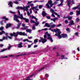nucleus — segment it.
Segmentation results:
<instances>
[{"instance_id":"54","label":"nucleus","mask_w":80,"mask_h":80,"mask_svg":"<svg viewBox=\"0 0 80 80\" xmlns=\"http://www.w3.org/2000/svg\"><path fill=\"white\" fill-rule=\"evenodd\" d=\"M16 34L18 35V34H19V35H20V32H18L16 33Z\"/></svg>"},{"instance_id":"62","label":"nucleus","mask_w":80,"mask_h":80,"mask_svg":"<svg viewBox=\"0 0 80 80\" xmlns=\"http://www.w3.org/2000/svg\"><path fill=\"white\" fill-rule=\"evenodd\" d=\"M33 5H34L32 3L30 5V6L31 7H33Z\"/></svg>"},{"instance_id":"12","label":"nucleus","mask_w":80,"mask_h":80,"mask_svg":"<svg viewBox=\"0 0 80 80\" xmlns=\"http://www.w3.org/2000/svg\"><path fill=\"white\" fill-rule=\"evenodd\" d=\"M62 37V38H66L67 37V35L66 34H62L61 38Z\"/></svg>"},{"instance_id":"59","label":"nucleus","mask_w":80,"mask_h":80,"mask_svg":"<svg viewBox=\"0 0 80 80\" xmlns=\"http://www.w3.org/2000/svg\"><path fill=\"white\" fill-rule=\"evenodd\" d=\"M36 23H39V22H38V21H37V18H36Z\"/></svg>"},{"instance_id":"18","label":"nucleus","mask_w":80,"mask_h":80,"mask_svg":"<svg viewBox=\"0 0 80 80\" xmlns=\"http://www.w3.org/2000/svg\"><path fill=\"white\" fill-rule=\"evenodd\" d=\"M61 59H62V60H63V59H68V58L64 57V56L62 55L61 56Z\"/></svg>"},{"instance_id":"21","label":"nucleus","mask_w":80,"mask_h":80,"mask_svg":"<svg viewBox=\"0 0 80 80\" xmlns=\"http://www.w3.org/2000/svg\"><path fill=\"white\" fill-rule=\"evenodd\" d=\"M2 19H5L6 21H7V20H9L8 19L6 18V17L5 16L3 17L2 18Z\"/></svg>"},{"instance_id":"37","label":"nucleus","mask_w":80,"mask_h":80,"mask_svg":"<svg viewBox=\"0 0 80 80\" xmlns=\"http://www.w3.org/2000/svg\"><path fill=\"white\" fill-rule=\"evenodd\" d=\"M45 77L46 78H48L49 77V75L47 74H46L45 75Z\"/></svg>"},{"instance_id":"39","label":"nucleus","mask_w":80,"mask_h":80,"mask_svg":"<svg viewBox=\"0 0 80 80\" xmlns=\"http://www.w3.org/2000/svg\"><path fill=\"white\" fill-rule=\"evenodd\" d=\"M60 26H62V24H58L57 26V27H60Z\"/></svg>"},{"instance_id":"43","label":"nucleus","mask_w":80,"mask_h":80,"mask_svg":"<svg viewBox=\"0 0 80 80\" xmlns=\"http://www.w3.org/2000/svg\"><path fill=\"white\" fill-rule=\"evenodd\" d=\"M3 27H1L0 28V30H1L2 31H3Z\"/></svg>"},{"instance_id":"29","label":"nucleus","mask_w":80,"mask_h":80,"mask_svg":"<svg viewBox=\"0 0 80 80\" xmlns=\"http://www.w3.org/2000/svg\"><path fill=\"white\" fill-rule=\"evenodd\" d=\"M79 6H78L77 7H75L72 8L73 10H76V9H77V8H78V7Z\"/></svg>"},{"instance_id":"61","label":"nucleus","mask_w":80,"mask_h":80,"mask_svg":"<svg viewBox=\"0 0 80 80\" xmlns=\"http://www.w3.org/2000/svg\"><path fill=\"white\" fill-rule=\"evenodd\" d=\"M60 1L61 3H63V2H64V0H60Z\"/></svg>"},{"instance_id":"11","label":"nucleus","mask_w":80,"mask_h":80,"mask_svg":"<svg viewBox=\"0 0 80 80\" xmlns=\"http://www.w3.org/2000/svg\"><path fill=\"white\" fill-rule=\"evenodd\" d=\"M75 25V23H74V21L73 20H71L70 21V23L69 24V26H71V25Z\"/></svg>"},{"instance_id":"56","label":"nucleus","mask_w":80,"mask_h":80,"mask_svg":"<svg viewBox=\"0 0 80 80\" xmlns=\"http://www.w3.org/2000/svg\"><path fill=\"white\" fill-rule=\"evenodd\" d=\"M30 13L31 14L32 13V9H30L29 10Z\"/></svg>"},{"instance_id":"20","label":"nucleus","mask_w":80,"mask_h":80,"mask_svg":"<svg viewBox=\"0 0 80 80\" xmlns=\"http://www.w3.org/2000/svg\"><path fill=\"white\" fill-rule=\"evenodd\" d=\"M32 30L30 29H28L26 30L27 32H28L29 33H32Z\"/></svg>"},{"instance_id":"10","label":"nucleus","mask_w":80,"mask_h":80,"mask_svg":"<svg viewBox=\"0 0 80 80\" xmlns=\"http://www.w3.org/2000/svg\"><path fill=\"white\" fill-rule=\"evenodd\" d=\"M2 34H5V35H8V33H5V32L4 31H2L1 32H0V35H2Z\"/></svg>"},{"instance_id":"60","label":"nucleus","mask_w":80,"mask_h":80,"mask_svg":"<svg viewBox=\"0 0 80 80\" xmlns=\"http://www.w3.org/2000/svg\"><path fill=\"white\" fill-rule=\"evenodd\" d=\"M18 13L19 15H20V11H18Z\"/></svg>"},{"instance_id":"57","label":"nucleus","mask_w":80,"mask_h":80,"mask_svg":"<svg viewBox=\"0 0 80 80\" xmlns=\"http://www.w3.org/2000/svg\"><path fill=\"white\" fill-rule=\"evenodd\" d=\"M16 8V9H20V7H18Z\"/></svg>"},{"instance_id":"51","label":"nucleus","mask_w":80,"mask_h":80,"mask_svg":"<svg viewBox=\"0 0 80 80\" xmlns=\"http://www.w3.org/2000/svg\"><path fill=\"white\" fill-rule=\"evenodd\" d=\"M15 33L14 34V35H15V36H14V37H17V36H18V34H16V33L15 32H13V33Z\"/></svg>"},{"instance_id":"9","label":"nucleus","mask_w":80,"mask_h":80,"mask_svg":"<svg viewBox=\"0 0 80 80\" xmlns=\"http://www.w3.org/2000/svg\"><path fill=\"white\" fill-rule=\"evenodd\" d=\"M31 22L32 23H34L36 26H38L39 25V22L36 23L33 20H31Z\"/></svg>"},{"instance_id":"3","label":"nucleus","mask_w":80,"mask_h":80,"mask_svg":"<svg viewBox=\"0 0 80 80\" xmlns=\"http://www.w3.org/2000/svg\"><path fill=\"white\" fill-rule=\"evenodd\" d=\"M44 38H42L40 37L41 39L39 40V42H42V43H45V42H46L47 41V39H46V38H47V35H46V34H45L44 36Z\"/></svg>"},{"instance_id":"7","label":"nucleus","mask_w":80,"mask_h":80,"mask_svg":"<svg viewBox=\"0 0 80 80\" xmlns=\"http://www.w3.org/2000/svg\"><path fill=\"white\" fill-rule=\"evenodd\" d=\"M22 27H24V28H21V29L22 30H26V29H27L28 28V27L27 26H25V24L22 23Z\"/></svg>"},{"instance_id":"52","label":"nucleus","mask_w":80,"mask_h":80,"mask_svg":"<svg viewBox=\"0 0 80 80\" xmlns=\"http://www.w3.org/2000/svg\"><path fill=\"white\" fill-rule=\"evenodd\" d=\"M14 3L15 4H18V2L17 1H15L14 2Z\"/></svg>"},{"instance_id":"47","label":"nucleus","mask_w":80,"mask_h":80,"mask_svg":"<svg viewBox=\"0 0 80 80\" xmlns=\"http://www.w3.org/2000/svg\"><path fill=\"white\" fill-rule=\"evenodd\" d=\"M28 40V39H24L23 40V42H26V41L27 42Z\"/></svg>"},{"instance_id":"19","label":"nucleus","mask_w":80,"mask_h":80,"mask_svg":"<svg viewBox=\"0 0 80 80\" xmlns=\"http://www.w3.org/2000/svg\"><path fill=\"white\" fill-rule=\"evenodd\" d=\"M8 5H10V6L11 7H12L13 6L12 5V2L10 1L9 2Z\"/></svg>"},{"instance_id":"35","label":"nucleus","mask_w":80,"mask_h":80,"mask_svg":"<svg viewBox=\"0 0 80 80\" xmlns=\"http://www.w3.org/2000/svg\"><path fill=\"white\" fill-rule=\"evenodd\" d=\"M66 31H67L68 32H70V29L69 28H68L66 29Z\"/></svg>"},{"instance_id":"32","label":"nucleus","mask_w":80,"mask_h":80,"mask_svg":"<svg viewBox=\"0 0 80 80\" xmlns=\"http://www.w3.org/2000/svg\"><path fill=\"white\" fill-rule=\"evenodd\" d=\"M52 28H49V30H51V31H52V32H54V29H52Z\"/></svg>"},{"instance_id":"36","label":"nucleus","mask_w":80,"mask_h":80,"mask_svg":"<svg viewBox=\"0 0 80 80\" xmlns=\"http://www.w3.org/2000/svg\"><path fill=\"white\" fill-rule=\"evenodd\" d=\"M63 5V3L61 2V3L58 5V7H60L61 6H62Z\"/></svg>"},{"instance_id":"64","label":"nucleus","mask_w":80,"mask_h":80,"mask_svg":"<svg viewBox=\"0 0 80 80\" xmlns=\"http://www.w3.org/2000/svg\"><path fill=\"white\" fill-rule=\"evenodd\" d=\"M18 48H20V43H19V44L18 45Z\"/></svg>"},{"instance_id":"45","label":"nucleus","mask_w":80,"mask_h":80,"mask_svg":"<svg viewBox=\"0 0 80 80\" xmlns=\"http://www.w3.org/2000/svg\"><path fill=\"white\" fill-rule=\"evenodd\" d=\"M36 29L35 27V26H33L32 27V29L33 30H35Z\"/></svg>"},{"instance_id":"34","label":"nucleus","mask_w":80,"mask_h":80,"mask_svg":"<svg viewBox=\"0 0 80 80\" xmlns=\"http://www.w3.org/2000/svg\"><path fill=\"white\" fill-rule=\"evenodd\" d=\"M43 7V5H39V9H41Z\"/></svg>"},{"instance_id":"13","label":"nucleus","mask_w":80,"mask_h":80,"mask_svg":"<svg viewBox=\"0 0 80 80\" xmlns=\"http://www.w3.org/2000/svg\"><path fill=\"white\" fill-rule=\"evenodd\" d=\"M11 26H12V24H10V23L8 24H7V25L6 26V28H8L9 27H11Z\"/></svg>"},{"instance_id":"31","label":"nucleus","mask_w":80,"mask_h":80,"mask_svg":"<svg viewBox=\"0 0 80 80\" xmlns=\"http://www.w3.org/2000/svg\"><path fill=\"white\" fill-rule=\"evenodd\" d=\"M20 9H21V10H23L24 11H25V9L24 6L23 8L22 7H21Z\"/></svg>"},{"instance_id":"8","label":"nucleus","mask_w":80,"mask_h":80,"mask_svg":"<svg viewBox=\"0 0 80 80\" xmlns=\"http://www.w3.org/2000/svg\"><path fill=\"white\" fill-rule=\"evenodd\" d=\"M53 24V22H52L50 23H46L45 24L44 27H51V25Z\"/></svg>"},{"instance_id":"2","label":"nucleus","mask_w":80,"mask_h":80,"mask_svg":"<svg viewBox=\"0 0 80 80\" xmlns=\"http://www.w3.org/2000/svg\"><path fill=\"white\" fill-rule=\"evenodd\" d=\"M54 32L55 33H57L58 32V34H56L55 35L56 36H58L59 39L62 38V36L60 35V33H61V32H60V29L57 28L56 29H54Z\"/></svg>"},{"instance_id":"30","label":"nucleus","mask_w":80,"mask_h":80,"mask_svg":"<svg viewBox=\"0 0 80 80\" xmlns=\"http://www.w3.org/2000/svg\"><path fill=\"white\" fill-rule=\"evenodd\" d=\"M55 27V25L54 24H53L52 25V24L51 25V28H54Z\"/></svg>"},{"instance_id":"44","label":"nucleus","mask_w":80,"mask_h":80,"mask_svg":"<svg viewBox=\"0 0 80 80\" xmlns=\"http://www.w3.org/2000/svg\"><path fill=\"white\" fill-rule=\"evenodd\" d=\"M76 22H78L79 21V20H80V19H79V18H77L76 19Z\"/></svg>"},{"instance_id":"49","label":"nucleus","mask_w":80,"mask_h":80,"mask_svg":"<svg viewBox=\"0 0 80 80\" xmlns=\"http://www.w3.org/2000/svg\"><path fill=\"white\" fill-rule=\"evenodd\" d=\"M46 18H48V19H50V17L49 16H46Z\"/></svg>"},{"instance_id":"14","label":"nucleus","mask_w":80,"mask_h":80,"mask_svg":"<svg viewBox=\"0 0 80 80\" xmlns=\"http://www.w3.org/2000/svg\"><path fill=\"white\" fill-rule=\"evenodd\" d=\"M20 35H23V36H27V34H25V32H20Z\"/></svg>"},{"instance_id":"28","label":"nucleus","mask_w":80,"mask_h":80,"mask_svg":"<svg viewBox=\"0 0 80 80\" xmlns=\"http://www.w3.org/2000/svg\"><path fill=\"white\" fill-rule=\"evenodd\" d=\"M28 54H27V53H25L23 54H21L20 56H23V55H28Z\"/></svg>"},{"instance_id":"24","label":"nucleus","mask_w":80,"mask_h":80,"mask_svg":"<svg viewBox=\"0 0 80 80\" xmlns=\"http://www.w3.org/2000/svg\"><path fill=\"white\" fill-rule=\"evenodd\" d=\"M20 23H19L18 24V26L17 27V29H18V28H20Z\"/></svg>"},{"instance_id":"5","label":"nucleus","mask_w":80,"mask_h":80,"mask_svg":"<svg viewBox=\"0 0 80 80\" xmlns=\"http://www.w3.org/2000/svg\"><path fill=\"white\" fill-rule=\"evenodd\" d=\"M20 19H21V20H24L27 23H28V22H29L28 19L23 17V15H22V14L20 15Z\"/></svg>"},{"instance_id":"23","label":"nucleus","mask_w":80,"mask_h":80,"mask_svg":"<svg viewBox=\"0 0 80 80\" xmlns=\"http://www.w3.org/2000/svg\"><path fill=\"white\" fill-rule=\"evenodd\" d=\"M8 36H6L5 37H4L3 38V40H7L8 38Z\"/></svg>"},{"instance_id":"53","label":"nucleus","mask_w":80,"mask_h":80,"mask_svg":"<svg viewBox=\"0 0 80 80\" xmlns=\"http://www.w3.org/2000/svg\"><path fill=\"white\" fill-rule=\"evenodd\" d=\"M51 16L52 17H55V16L54 15V14H53V13H52Z\"/></svg>"},{"instance_id":"58","label":"nucleus","mask_w":80,"mask_h":80,"mask_svg":"<svg viewBox=\"0 0 80 80\" xmlns=\"http://www.w3.org/2000/svg\"><path fill=\"white\" fill-rule=\"evenodd\" d=\"M32 38L33 37H28V38H29V39H32Z\"/></svg>"},{"instance_id":"27","label":"nucleus","mask_w":80,"mask_h":80,"mask_svg":"<svg viewBox=\"0 0 80 80\" xmlns=\"http://www.w3.org/2000/svg\"><path fill=\"white\" fill-rule=\"evenodd\" d=\"M30 17H31L33 19H36V18L35 17L33 16H32H32H30Z\"/></svg>"},{"instance_id":"48","label":"nucleus","mask_w":80,"mask_h":80,"mask_svg":"<svg viewBox=\"0 0 80 80\" xmlns=\"http://www.w3.org/2000/svg\"><path fill=\"white\" fill-rule=\"evenodd\" d=\"M72 4H75V1H74V0H72Z\"/></svg>"},{"instance_id":"38","label":"nucleus","mask_w":80,"mask_h":80,"mask_svg":"<svg viewBox=\"0 0 80 80\" xmlns=\"http://www.w3.org/2000/svg\"><path fill=\"white\" fill-rule=\"evenodd\" d=\"M15 35V33H13L12 34L11 33L10 34V35L11 37H12V36H15V35Z\"/></svg>"},{"instance_id":"15","label":"nucleus","mask_w":80,"mask_h":80,"mask_svg":"<svg viewBox=\"0 0 80 80\" xmlns=\"http://www.w3.org/2000/svg\"><path fill=\"white\" fill-rule=\"evenodd\" d=\"M42 15L43 17H45V16H46V15H47V14L45 12L42 11Z\"/></svg>"},{"instance_id":"22","label":"nucleus","mask_w":80,"mask_h":80,"mask_svg":"<svg viewBox=\"0 0 80 80\" xmlns=\"http://www.w3.org/2000/svg\"><path fill=\"white\" fill-rule=\"evenodd\" d=\"M68 5H69L71 4V1L70 0H69L67 2Z\"/></svg>"},{"instance_id":"40","label":"nucleus","mask_w":80,"mask_h":80,"mask_svg":"<svg viewBox=\"0 0 80 80\" xmlns=\"http://www.w3.org/2000/svg\"><path fill=\"white\" fill-rule=\"evenodd\" d=\"M73 14V12H70L69 14L70 15H72Z\"/></svg>"},{"instance_id":"50","label":"nucleus","mask_w":80,"mask_h":80,"mask_svg":"<svg viewBox=\"0 0 80 80\" xmlns=\"http://www.w3.org/2000/svg\"><path fill=\"white\" fill-rule=\"evenodd\" d=\"M8 57L7 56H6L5 57H0V58H7Z\"/></svg>"},{"instance_id":"46","label":"nucleus","mask_w":80,"mask_h":80,"mask_svg":"<svg viewBox=\"0 0 80 80\" xmlns=\"http://www.w3.org/2000/svg\"><path fill=\"white\" fill-rule=\"evenodd\" d=\"M32 2V1H29L27 3V5H30V4Z\"/></svg>"},{"instance_id":"17","label":"nucleus","mask_w":80,"mask_h":80,"mask_svg":"<svg viewBox=\"0 0 80 80\" xmlns=\"http://www.w3.org/2000/svg\"><path fill=\"white\" fill-rule=\"evenodd\" d=\"M30 5L26 6L25 7L24 6V8L25 9V10L26 11H27L28 10V8H30Z\"/></svg>"},{"instance_id":"25","label":"nucleus","mask_w":80,"mask_h":80,"mask_svg":"<svg viewBox=\"0 0 80 80\" xmlns=\"http://www.w3.org/2000/svg\"><path fill=\"white\" fill-rule=\"evenodd\" d=\"M50 11L52 13H53L54 12H54V10H53V9L52 8H50Z\"/></svg>"},{"instance_id":"33","label":"nucleus","mask_w":80,"mask_h":80,"mask_svg":"<svg viewBox=\"0 0 80 80\" xmlns=\"http://www.w3.org/2000/svg\"><path fill=\"white\" fill-rule=\"evenodd\" d=\"M34 42L35 43H37V42H38V39H35Z\"/></svg>"},{"instance_id":"41","label":"nucleus","mask_w":80,"mask_h":80,"mask_svg":"<svg viewBox=\"0 0 80 80\" xmlns=\"http://www.w3.org/2000/svg\"><path fill=\"white\" fill-rule=\"evenodd\" d=\"M74 35H77V36H78V32H75Z\"/></svg>"},{"instance_id":"4","label":"nucleus","mask_w":80,"mask_h":80,"mask_svg":"<svg viewBox=\"0 0 80 80\" xmlns=\"http://www.w3.org/2000/svg\"><path fill=\"white\" fill-rule=\"evenodd\" d=\"M18 18H20V17L19 16H18L15 14L14 15L13 20H15L16 22L18 23V22H20V21L18 19Z\"/></svg>"},{"instance_id":"26","label":"nucleus","mask_w":80,"mask_h":80,"mask_svg":"<svg viewBox=\"0 0 80 80\" xmlns=\"http://www.w3.org/2000/svg\"><path fill=\"white\" fill-rule=\"evenodd\" d=\"M38 5L37 6L35 7V9H36V10H37L38 11L39 10V9H38Z\"/></svg>"},{"instance_id":"55","label":"nucleus","mask_w":80,"mask_h":80,"mask_svg":"<svg viewBox=\"0 0 80 80\" xmlns=\"http://www.w3.org/2000/svg\"><path fill=\"white\" fill-rule=\"evenodd\" d=\"M48 30V29L47 28H45L44 29H42V30Z\"/></svg>"},{"instance_id":"42","label":"nucleus","mask_w":80,"mask_h":80,"mask_svg":"<svg viewBox=\"0 0 80 80\" xmlns=\"http://www.w3.org/2000/svg\"><path fill=\"white\" fill-rule=\"evenodd\" d=\"M7 50V49H4L1 52H4V51H5V50Z\"/></svg>"},{"instance_id":"16","label":"nucleus","mask_w":80,"mask_h":80,"mask_svg":"<svg viewBox=\"0 0 80 80\" xmlns=\"http://www.w3.org/2000/svg\"><path fill=\"white\" fill-rule=\"evenodd\" d=\"M57 19H58V18H51V20L52 21H53L54 22H55V21L56 20H57Z\"/></svg>"},{"instance_id":"1","label":"nucleus","mask_w":80,"mask_h":80,"mask_svg":"<svg viewBox=\"0 0 80 80\" xmlns=\"http://www.w3.org/2000/svg\"><path fill=\"white\" fill-rule=\"evenodd\" d=\"M57 3V2H55L53 3H52V1L51 0H49L48 1V3H47L46 4V6L48 8H50V7H52L53 5H56ZM49 5H50V6H49Z\"/></svg>"},{"instance_id":"63","label":"nucleus","mask_w":80,"mask_h":80,"mask_svg":"<svg viewBox=\"0 0 80 80\" xmlns=\"http://www.w3.org/2000/svg\"><path fill=\"white\" fill-rule=\"evenodd\" d=\"M8 38H9V39H12V37H11L10 36H8Z\"/></svg>"},{"instance_id":"6","label":"nucleus","mask_w":80,"mask_h":80,"mask_svg":"<svg viewBox=\"0 0 80 80\" xmlns=\"http://www.w3.org/2000/svg\"><path fill=\"white\" fill-rule=\"evenodd\" d=\"M48 37V39L50 40L51 42H53V39H52V38L50 36V34H47Z\"/></svg>"}]
</instances>
